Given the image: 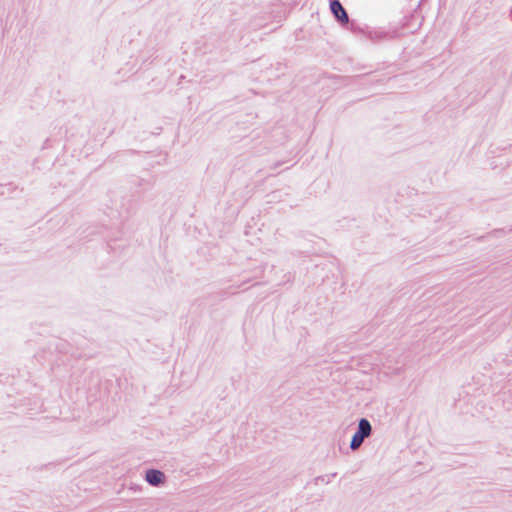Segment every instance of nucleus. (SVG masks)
I'll list each match as a JSON object with an SVG mask.
<instances>
[{"mask_svg": "<svg viewBox=\"0 0 512 512\" xmlns=\"http://www.w3.org/2000/svg\"><path fill=\"white\" fill-rule=\"evenodd\" d=\"M371 433V425L366 419H361L359 422V430L354 434L351 440V448L353 450L360 447L365 437H368Z\"/></svg>", "mask_w": 512, "mask_h": 512, "instance_id": "nucleus-1", "label": "nucleus"}, {"mask_svg": "<svg viewBox=\"0 0 512 512\" xmlns=\"http://www.w3.org/2000/svg\"><path fill=\"white\" fill-rule=\"evenodd\" d=\"M331 11L334 16L342 23H348V15L338 0H334L330 5Z\"/></svg>", "mask_w": 512, "mask_h": 512, "instance_id": "nucleus-2", "label": "nucleus"}, {"mask_svg": "<svg viewBox=\"0 0 512 512\" xmlns=\"http://www.w3.org/2000/svg\"><path fill=\"white\" fill-rule=\"evenodd\" d=\"M163 479H164V474L159 470H149L146 473V480L151 485H159L160 483L163 482Z\"/></svg>", "mask_w": 512, "mask_h": 512, "instance_id": "nucleus-3", "label": "nucleus"}]
</instances>
